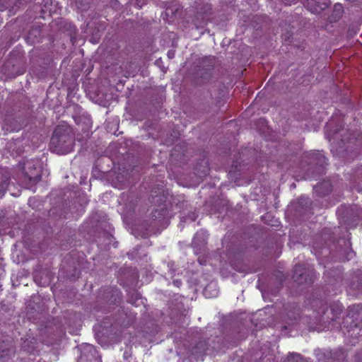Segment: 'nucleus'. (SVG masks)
Returning <instances> with one entry per match:
<instances>
[{
    "label": "nucleus",
    "instance_id": "nucleus-4",
    "mask_svg": "<svg viewBox=\"0 0 362 362\" xmlns=\"http://www.w3.org/2000/svg\"><path fill=\"white\" fill-rule=\"evenodd\" d=\"M24 181L33 186L41 180L42 169L37 161L28 160L22 166Z\"/></svg>",
    "mask_w": 362,
    "mask_h": 362
},
{
    "label": "nucleus",
    "instance_id": "nucleus-30",
    "mask_svg": "<svg viewBox=\"0 0 362 362\" xmlns=\"http://www.w3.org/2000/svg\"><path fill=\"white\" fill-rule=\"evenodd\" d=\"M337 151L339 153L341 154V156H344L346 154V149H344L341 146H339V148H337Z\"/></svg>",
    "mask_w": 362,
    "mask_h": 362
},
{
    "label": "nucleus",
    "instance_id": "nucleus-16",
    "mask_svg": "<svg viewBox=\"0 0 362 362\" xmlns=\"http://www.w3.org/2000/svg\"><path fill=\"white\" fill-rule=\"evenodd\" d=\"M10 178L11 175L8 169L0 167V194L6 192L9 185Z\"/></svg>",
    "mask_w": 362,
    "mask_h": 362
},
{
    "label": "nucleus",
    "instance_id": "nucleus-23",
    "mask_svg": "<svg viewBox=\"0 0 362 362\" xmlns=\"http://www.w3.org/2000/svg\"><path fill=\"white\" fill-rule=\"evenodd\" d=\"M207 349L206 342L204 340L199 341L192 349V351L194 354H202Z\"/></svg>",
    "mask_w": 362,
    "mask_h": 362
},
{
    "label": "nucleus",
    "instance_id": "nucleus-11",
    "mask_svg": "<svg viewBox=\"0 0 362 362\" xmlns=\"http://www.w3.org/2000/svg\"><path fill=\"white\" fill-rule=\"evenodd\" d=\"M342 215V218L344 222H348L349 221H356L357 218L361 217L360 212L361 209L357 206H352L345 208H341L338 211L339 213H341Z\"/></svg>",
    "mask_w": 362,
    "mask_h": 362
},
{
    "label": "nucleus",
    "instance_id": "nucleus-21",
    "mask_svg": "<svg viewBox=\"0 0 362 362\" xmlns=\"http://www.w3.org/2000/svg\"><path fill=\"white\" fill-rule=\"evenodd\" d=\"M207 234L204 231L197 232L193 239L192 244L194 245H204L206 243Z\"/></svg>",
    "mask_w": 362,
    "mask_h": 362
},
{
    "label": "nucleus",
    "instance_id": "nucleus-36",
    "mask_svg": "<svg viewBox=\"0 0 362 362\" xmlns=\"http://www.w3.org/2000/svg\"><path fill=\"white\" fill-rule=\"evenodd\" d=\"M168 57H169V58H170V59L173 58V57H174V52H171V51H169V52H168Z\"/></svg>",
    "mask_w": 362,
    "mask_h": 362
},
{
    "label": "nucleus",
    "instance_id": "nucleus-20",
    "mask_svg": "<svg viewBox=\"0 0 362 362\" xmlns=\"http://www.w3.org/2000/svg\"><path fill=\"white\" fill-rule=\"evenodd\" d=\"M343 7L341 4H336L334 6L333 11L329 17L331 22H336L337 21L341 16L343 13Z\"/></svg>",
    "mask_w": 362,
    "mask_h": 362
},
{
    "label": "nucleus",
    "instance_id": "nucleus-14",
    "mask_svg": "<svg viewBox=\"0 0 362 362\" xmlns=\"http://www.w3.org/2000/svg\"><path fill=\"white\" fill-rule=\"evenodd\" d=\"M284 317L293 322L300 316V309L295 303H290L284 307Z\"/></svg>",
    "mask_w": 362,
    "mask_h": 362
},
{
    "label": "nucleus",
    "instance_id": "nucleus-34",
    "mask_svg": "<svg viewBox=\"0 0 362 362\" xmlns=\"http://www.w3.org/2000/svg\"><path fill=\"white\" fill-rule=\"evenodd\" d=\"M75 2H76V4L79 6H82L81 5V0H75ZM86 7L85 5H83V6H81V8H83V9H86Z\"/></svg>",
    "mask_w": 362,
    "mask_h": 362
},
{
    "label": "nucleus",
    "instance_id": "nucleus-31",
    "mask_svg": "<svg viewBox=\"0 0 362 362\" xmlns=\"http://www.w3.org/2000/svg\"><path fill=\"white\" fill-rule=\"evenodd\" d=\"M209 173V168L207 166H204L203 171L199 174V177H204Z\"/></svg>",
    "mask_w": 362,
    "mask_h": 362
},
{
    "label": "nucleus",
    "instance_id": "nucleus-9",
    "mask_svg": "<svg viewBox=\"0 0 362 362\" xmlns=\"http://www.w3.org/2000/svg\"><path fill=\"white\" fill-rule=\"evenodd\" d=\"M304 6L315 14H320L331 4L330 0H303Z\"/></svg>",
    "mask_w": 362,
    "mask_h": 362
},
{
    "label": "nucleus",
    "instance_id": "nucleus-19",
    "mask_svg": "<svg viewBox=\"0 0 362 362\" xmlns=\"http://www.w3.org/2000/svg\"><path fill=\"white\" fill-rule=\"evenodd\" d=\"M21 348L23 351L28 353H33L35 350V339L34 338L29 339H26L21 343Z\"/></svg>",
    "mask_w": 362,
    "mask_h": 362
},
{
    "label": "nucleus",
    "instance_id": "nucleus-15",
    "mask_svg": "<svg viewBox=\"0 0 362 362\" xmlns=\"http://www.w3.org/2000/svg\"><path fill=\"white\" fill-rule=\"evenodd\" d=\"M344 248L341 249L339 252V259L341 261L349 260L355 256L354 252L351 248V243L349 240H342Z\"/></svg>",
    "mask_w": 362,
    "mask_h": 362
},
{
    "label": "nucleus",
    "instance_id": "nucleus-12",
    "mask_svg": "<svg viewBox=\"0 0 362 362\" xmlns=\"http://www.w3.org/2000/svg\"><path fill=\"white\" fill-rule=\"evenodd\" d=\"M274 279L272 280V283H270L269 289V292L273 296H276L282 287V284L285 280V276L281 272L276 271L274 274Z\"/></svg>",
    "mask_w": 362,
    "mask_h": 362
},
{
    "label": "nucleus",
    "instance_id": "nucleus-18",
    "mask_svg": "<svg viewBox=\"0 0 362 362\" xmlns=\"http://www.w3.org/2000/svg\"><path fill=\"white\" fill-rule=\"evenodd\" d=\"M314 190L320 196H325L332 191V185L329 182L326 181L316 185L314 187Z\"/></svg>",
    "mask_w": 362,
    "mask_h": 362
},
{
    "label": "nucleus",
    "instance_id": "nucleus-17",
    "mask_svg": "<svg viewBox=\"0 0 362 362\" xmlns=\"http://www.w3.org/2000/svg\"><path fill=\"white\" fill-rule=\"evenodd\" d=\"M350 288L358 293L362 292V274L354 275L350 282Z\"/></svg>",
    "mask_w": 362,
    "mask_h": 362
},
{
    "label": "nucleus",
    "instance_id": "nucleus-6",
    "mask_svg": "<svg viewBox=\"0 0 362 362\" xmlns=\"http://www.w3.org/2000/svg\"><path fill=\"white\" fill-rule=\"evenodd\" d=\"M292 278L297 284L304 285L305 287H307L313 283L315 274L313 270L297 264L295 267Z\"/></svg>",
    "mask_w": 362,
    "mask_h": 362
},
{
    "label": "nucleus",
    "instance_id": "nucleus-27",
    "mask_svg": "<svg viewBox=\"0 0 362 362\" xmlns=\"http://www.w3.org/2000/svg\"><path fill=\"white\" fill-rule=\"evenodd\" d=\"M141 299V296L139 293L136 291H134L132 296H129L127 301L131 304L134 305L136 303L138 300Z\"/></svg>",
    "mask_w": 362,
    "mask_h": 362
},
{
    "label": "nucleus",
    "instance_id": "nucleus-37",
    "mask_svg": "<svg viewBox=\"0 0 362 362\" xmlns=\"http://www.w3.org/2000/svg\"><path fill=\"white\" fill-rule=\"evenodd\" d=\"M173 284L177 286H179L180 284H181V281L180 280H175L173 281Z\"/></svg>",
    "mask_w": 362,
    "mask_h": 362
},
{
    "label": "nucleus",
    "instance_id": "nucleus-28",
    "mask_svg": "<svg viewBox=\"0 0 362 362\" xmlns=\"http://www.w3.org/2000/svg\"><path fill=\"white\" fill-rule=\"evenodd\" d=\"M141 247L139 246L138 247L135 248L132 252H128L127 255L129 256L132 255V258H135L136 257H141V255H139L138 251Z\"/></svg>",
    "mask_w": 362,
    "mask_h": 362
},
{
    "label": "nucleus",
    "instance_id": "nucleus-3",
    "mask_svg": "<svg viewBox=\"0 0 362 362\" xmlns=\"http://www.w3.org/2000/svg\"><path fill=\"white\" fill-rule=\"evenodd\" d=\"M215 66L214 57H206L198 62L194 80L197 85L209 83L213 77L212 71Z\"/></svg>",
    "mask_w": 362,
    "mask_h": 362
},
{
    "label": "nucleus",
    "instance_id": "nucleus-13",
    "mask_svg": "<svg viewBox=\"0 0 362 362\" xmlns=\"http://www.w3.org/2000/svg\"><path fill=\"white\" fill-rule=\"evenodd\" d=\"M152 220L158 221L160 226H165L168 224V211L165 207L163 206L157 209L152 212Z\"/></svg>",
    "mask_w": 362,
    "mask_h": 362
},
{
    "label": "nucleus",
    "instance_id": "nucleus-22",
    "mask_svg": "<svg viewBox=\"0 0 362 362\" xmlns=\"http://www.w3.org/2000/svg\"><path fill=\"white\" fill-rule=\"evenodd\" d=\"M151 203L160 206L161 204L165 203L166 202L167 198L164 195V194L158 195V194H156V192H155L151 194Z\"/></svg>",
    "mask_w": 362,
    "mask_h": 362
},
{
    "label": "nucleus",
    "instance_id": "nucleus-32",
    "mask_svg": "<svg viewBox=\"0 0 362 362\" xmlns=\"http://www.w3.org/2000/svg\"><path fill=\"white\" fill-rule=\"evenodd\" d=\"M147 0H136L137 5L139 7H141L143 5L146 4Z\"/></svg>",
    "mask_w": 362,
    "mask_h": 362
},
{
    "label": "nucleus",
    "instance_id": "nucleus-25",
    "mask_svg": "<svg viewBox=\"0 0 362 362\" xmlns=\"http://www.w3.org/2000/svg\"><path fill=\"white\" fill-rule=\"evenodd\" d=\"M284 362H305L302 356L298 353H289Z\"/></svg>",
    "mask_w": 362,
    "mask_h": 362
},
{
    "label": "nucleus",
    "instance_id": "nucleus-38",
    "mask_svg": "<svg viewBox=\"0 0 362 362\" xmlns=\"http://www.w3.org/2000/svg\"><path fill=\"white\" fill-rule=\"evenodd\" d=\"M34 32L40 33L38 29L32 30L29 32V36H31Z\"/></svg>",
    "mask_w": 362,
    "mask_h": 362
},
{
    "label": "nucleus",
    "instance_id": "nucleus-33",
    "mask_svg": "<svg viewBox=\"0 0 362 362\" xmlns=\"http://www.w3.org/2000/svg\"><path fill=\"white\" fill-rule=\"evenodd\" d=\"M285 4L288 5L292 3H296L298 0H281Z\"/></svg>",
    "mask_w": 362,
    "mask_h": 362
},
{
    "label": "nucleus",
    "instance_id": "nucleus-10",
    "mask_svg": "<svg viewBox=\"0 0 362 362\" xmlns=\"http://www.w3.org/2000/svg\"><path fill=\"white\" fill-rule=\"evenodd\" d=\"M361 315V308L359 305L349 306L348 308L346 320L348 322L349 320H351V322H350L351 327H359L361 323H362Z\"/></svg>",
    "mask_w": 362,
    "mask_h": 362
},
{
    "label": "nucleus",
    "instance_id": "nucleus-29",
    "mask_svg": "<svg viewBox=\"0 0 362 362\" xmlns=\"http://www.w3.org/2000/svg\"><path fill=\"white\" fill-rule=\"evenodd\" d=\"M212 288H213V284H208V285L205 287V288H204V294H205L206 296H208V297H211V296H208V293H209V291Z\"/></svg>",
    "mask_w": 362,
    "mask_h": 362
},
{
    "label": "nucleus",
    "instance_id": "nucleus-1",
    "mask_svg": "<svg viewBox=\"0 0 362 362\" xmlns=\"http://www.w3.org/2000/svg\"><path fill=\"white\" fill-rule=\"evenodd\" d=\"M74 141L71 127L66 124L58 125L52 133L49 148L57 154H66L73 150Z\"/></svg>",
    "mask_w": 362,
    "mask_h": 362
},
{
    "label": "nucleus",
    "instance_id": "nucleus-8",
    "mask_svg": "<svg viewBox=\"0 0 362 362\" xmlns=\"http://www.w3.org/2000/svg\"><path fill=\"white\" fill-rule=\"evenodd\" d=\"M25 125L24 119L21 117L7 115L3 124V129L7 132H18Z\"/></svg>",
    "mask_w": 362,
    "mask_h": 362
},
{
    "label": "nucleus",
    "instance_id": "nucleus-2",
    "mask_svg": "<svg viewBox=\"0 0 362 362\" xmlns=\"http://www.w3.org/2000/svg\"><path fill=\"white\" fill-rule=\"evenodd\" d=\"M303 163L308 164L305 170L307 178L315 177L323 174L325 166L327 164L325 156L320 151H313L305 155Z\"/></svg>",
    "mask_w": 362,
    "mask_h": 362
},
{
    "label": "nucleus",
    "instance_id": "nucleus-26",
    "mask_svg": "<svg viewBox=\"0 0 362 362\" xmlns=\"http://www.w3.org/2000/svg\"><path fill=\"white\" fill-rule=\"evenodd\" d=\"M331 311L333 313L334 316L331 318L332 320H335L337 315H339L342 311V307L341 305H332L331 306Z\"/></svg>",
    "mask_w": 362,
    "mask_h": 362
},
{
    "label": "nucleus",
    "instance_id": "nucleus-7",
    "mask_svg": "<svg viewBox=\"0 0 362 362\" xmlns=\"http://www.w3.org/2000/svg\"><path fill=\"white\" fill-rule=\"evenodd\" d=\"M104 300L108 305H117L121 300V293L115 288H108L98 296V301Z\"/></svg>",
    "mask_w": 362,
    "mask_h": 362
},
{
    "label": "nucleus",
    "instance_id": "nucleus-24",
    "mask_svg": "<svg viewBox=\"0 0 362 362\" xmlns=\"http://www.w3.org/2000/svg\"><path fill=\"white\" fill-rule=\"evenodd\" d=\"M310 200L308 197H300L296 203V209L300 211L301 209H307L309 206Z\"/></svg>",
    "mask_w": 362,
    "mask_h": 362
},
{
    "label": "nucleus",
    "instance_id": "nucleus-5",
    "mask_svg": "<svg viewBox=\"0 0 362 362\" xmlns=\"http://www.w3.org/2000/svg\"><path fill=\"white\" fill-rule=\"evenodd\" d=\"M195 4L196 14L194 23L197 28H203L212 14L211 5L205 0H199Z\"/></svg>",
    "mask_w": 362,
    "mask_h": 362
},
{
    "label": "nucleus",
    "instance_id": "nucleus-39",
    "mask_svg": "<svg viewBox=\"0 0 362 362\" xmlns=\"http://www.w3.org/2000/svg\"><path fill=\"white\" fill-rule=\"evenodd\" d=\"M195 218H196L195 215H194V214H193V215H192V217L191 218L192 221H194V220H195Z\"/></svg>",
    "mask_w": 362,
    "mask_h": 362
},
{
    "label": "nucleus",
    "instance_id": "nucleus-35",
    "mask_svg": "<svg viewBox=\"0 0 362 362\" xmlns=\"http://www.w3.org/2000/svg\"><path fill=\"white\" fill-rule=\"evenodd\" d=\"M34 280H35V282H37L38 284H41V285H42V283L41 281H40V280L38 279V276H37V274H35V275L34 276Z\"/></svg>",
    "mask_w": 362,
    "mask_h": 362
}]
</instances>
